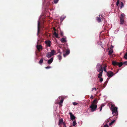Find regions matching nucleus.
I'll use <instances>...</instances> for the list:
<instances>
[{
    "label": "nucleus",
    "mask_w": 127,
    "mask_h": 127,
    "mask_svg": "<svg viewBox=\"0 0 127 127\" xmlns=\"http://www.w3.org/2000/svg\"><path fill=\"white\" fill-rule=\"evenodd\" d=\"M97 71L99 72H103V68L102 66L100 64H98L96 66Z\"/></svg>",
    "instance_id": "obj_2"
},
{
    "label": "nucleus",
    "mask_w": 127,
    "mask_h": 127,
    "mask_svg": "<svg viewBox=\"0 0 127 127\" xmlns=\"http://www.w3.org/2000/svg\"><path fill=\"white\" fill-rule=\"evenodd\" d=\"M51 67L50 66H48L47 67H45V68L46 69H49L51 68Z\"/></svg>",
    "instance_id": "obj_39"
},
{
    "label": "nucleus",
    "mask_w": 127,
    "mask_h": 127,
    "mask_svg": "<svg viewBox=\"0 0 127 127\" xmlns=\"http://www.w3.org/2000/svg\"><path fill=\"white\" fill-rule=\"evenodd\" d=\"M61 55H59L58 56V59L60 61L62 59V57L61 55V53H60Z\"/></svg>",
    "instance_id": "obj_23"
},
{
    "label": "nucleus",
    "mask_w": 127,
    "mask_h": 127,
    "mask_svg": "<svg viewBox=\"0 0 127 127\" xmlns=\"http://www.w3.org/2000/svg\"><path fill=\"white\" fill-rule=\"evenodd\" d=\"M114 74L113 72L111 71H109L107 72V75L108 77L110 78L113 76Z\"/></svg>",
    "instance_id": "obj_4"
},
{
    "label": "nucleus",
    "mask_w": 127,
    "mask_h": 127,
    "mask_svg": "<svg viewBox=\"0 0 127 127\" xmlns=\"http://www.w3.org/2000/svg\"><path fill=\"white\" fill-rule=\"evenodd\" d=\"M64 100L63 99H62L61 100V101L60 102L58 103L60 105H62V104Z\"/></svg>",
    "instance_id": "obj_25"
},
{
    "label": "nucleus",
    "mask_w": 127,
    "mask_h": 127,
    "mask_svg": "<svg viewBox=\"0 0 127 127\" xmlns=\"http://www.w3.org/2000/svg\"><path fill=\"white\" fill-rule=\"evenodd\" d=\"M94 90H95V91H96V88H92V91H93Z\"/></svg>",
    "instance_id": "obj_38"
},
{
    "label": "nucleus",
    "mask_w": 127,
    "mask_h": 127,
    "mask_svg": "<svg viewBox=\"0 0 127 127\" xmlns=\"http://www.w3.org/2000/svg\"><path fill=\"white\" fill-rule=\"evenodd\" d=\"M61 35L62 36H63V32H61Z\"/></svg>",
    "instance_id": "obj_44"
},
{
    "label": "nucleus",
    "mask_w": 127,
    "mask_h": 127,
    "mask_svg": "<svg viewBox=\"0 0 127 127\" xmlns=\"http://www.w3.org/2000/svg\"><path fill=\"white\" fill-rule=\"evenodd\" d=\"M59 0H54V2L56 4L58 3Z\"/></svg>",
    "instance_id": "obj_33"
},
{
    "label": "nucleus",
    "mask_w": 127,
    "mask_h": 127,
    "mask_svg": "<svg viewBox=\"0 0 127 127\" xmlns=\"http://www.w3.org/2000/svg\"><path fill=\"white\" fill-rule=\"evenodd\" d=\"M60 41L64 43L66 42L67 41L66 40V38H61L60 40Z\"/></svg>",
    "instance_id": "obj_11"
},
{
    "label": "nucleus",
    "mask_w": 127,
    "mask_h": 127,
    "mask_svg": "<svg viewBox=\"0 0 127 127\" xmlns=\"http://www.w3.org/2000/svg\"><path fill=\"white\" fill-rule=\"evenodd\" d=\"M97 107L96 104H92L90 106V108H91V110L92 112H93L95 111V109Z\"/></svg>",
    "instance_id": "obj_3"
},
{
    "label": "nucleus",
    "mask_w": 127,
    "mask_h": 127,
    "mask_svg": "<svg viewBox=\"0 0 127 127\" xmlns=\"http://www.w3.org/2000/svg\"><path fill=\"white\" fill-rule=\"evenodd\" d=\"M63 125H64V127H66V124L64 123V122L63 123Z\"/></svg>",
    "instance_id": "obj_40"
},
{
    "label": "nucleus",
    "mask_w": 127,
    "mask_h": 127,
    "mask_svg": "<svg viewBox=\"0 0 127 127\" xmlns=\"http://www.w3.org/2000/svg\"><path fill=\"white\" fill-rule=\"evenodd\" d=\"M120 24L123 25V24L124 22V19H120Z\"/></svg>",
    "instance_id": "obj_20"
},
{
    "label": "nucleus",
    "mask_w": 127,
    "mask_h": 127,
    "mask_svg": "<svg viewBox=\"0 0 127 127\" xmlns=\"http://www.w3.org/2000/svg\"><path fill=\"white\" fill-rule=\"evenodd\" d=\"M119 0H117V2L116 3V5L117 6H118L119 5Z\"/></svg>",
    "instance_id": "obj_32"
},
{
    "label": "nucleus",
    "mask_w": 127,
    "mask_h": 127,
    "mask_svg": "<svg viewBox=\"0 0 127 127\" xmlns=\"http://www.w3.org/2000/svg\"><path fill=\"white\" fill-rule=\"evenodd\" d=\"M103 16L100 15L98 16L96 20L98 22H100L101 21V20L103 18Z\"/></svg>",
    "instance_id": "obj_5"
},
{
    "label": "nucleus",
    "mask_w": 127,
    "mask_h": 127,
    "mask_svg": "<svg viewBox=\"0 0 127 127\" xmlns=\"http://www.w3.org/2000/svg\"><path fill=\"white\" fill-rule=\"evenodd\" d=\"M52 56V55L51 53V52H49L47 53L46 56L48 58H50Z\"/></svg>",
    "instance_id": "obj_9"
},
{
    "label": "nucleus",
    "mask_w": 127,
    "mask_h": 127,
    "mask_svg": "<svg viewBox=\"0 0 127 127\" xmlns=\"http://www.w3.org/2000/svg\"><path fill=\"white\" fill-rule=\"evenodd\" d=\"M64 17H61L60 18V20L61 21H62L64 20Z\"/></svg>",
    "instance_id": "obj_36"
},
{
    "label": "nucleus",
    "mask_w": 127,
    "mask_h": 127,
    "mask_svg": "<svg viewBox=\"0 0 127 127\" xmlns=\"http://www.w3.org/2000/svg\"><path fill=\"white\" fill-rule=\"evenodd\" d=\"M106 67H107L105 65V66L103 67V68L104 71L107 73V72H108L106 70Z\"/></svg>",
    "instance_id": "obj_29"
},
{
    "label": "nucleus",
    "mask_w": 127,
    "mask_h": 127,
    "mask_svg": "<svg viewBox=\"0 0 127 127\" xmlns=\"http://www.w3.org/2000/svg\"><path fill=\"white\" fill-rule=\"evenodd\" d=\"M54 30H55V32H54V34L55 35V36L57 38H58L59 37H58V34L56 32H55V31L56 30V29H55V28H54Z\"/></svg>",
    "instance_id": "obj_16"
},
{
    "label": "nucleus",
    "mask_w": 127,
    "mask_h": 127,
    "mask_svg": "<svg viewBox=\"0 0 127 127\" xmlns=\"http://www.w3.org/2000/svg\"><path fill=\"white\" fill-rule=\"evenodd\" d=\"M111 47L110 48V49H111V48H112L113 47V46H112L111 45Z\"/></svg>",
    "instance_id": "obj_47"
},
{
    "label": "nucleus",
    "mask_w": 127,
    "mask_h": 127,
    "mask_svg": "<svg viewBox=\"0 0 127 127\" xmlns=\"http://www.w3.org/2000/svg\"><path fill=\"white\" fill-rule=\"evenodd\" d=\"M113 52V51L112 49H110V50L109 51L108 54L111 55L112 54V53Z\"/></svg>",
    "instance_id": "obj_21"
},
{
    "label": "nucleus",
    "mask_w": 127,
    "mask_h": 127,
    "mask_svg": "<svg viewBox=\"0 0 127 127\" xmlns=\"http://www.w3.org/2000/svg\"><path fill=\"white\" fill-rule=\"evenodd\" d=\"M45 43L47 47H50L51 45V42L50 40H46L45 41Z\"/></svg>",
    "instance_id": "obj_6"
},
{
    "label": "nucleus",
    "mask_w": 127,
    "mask_h": 127,
    "mask_svg": "<svg viewBox=\"0 0 127 127\" xmlns=\"http://www.w3.org/2000/svg\"><path fill=\"white\" fill-rule=\"evenodd\" d=\"M124 57L125 59H127V52L125 54Z\"/></svg>",
    "instance_id": "obj_30"
},
{
    "label": "nucleus",
    "mask_w": 127,
    "mask_h": 127,
    "mask_svg": "<svg viewBox=\"0 0 127 127\" xmlns=\"http://www.w3.org/2000/svg\"><path fill=\"white\" fill-rule=\"evenodd\" d=\"M69 114L70 115L71 120L72 121L74 120L75 119V117L73 115L72 113L71 112H69Z\"/></svg>",
    "instance_id": "obj_8"
},
{
    "label": "nucleus",
    "mask_w": 127,
    "mask_h": 127,
    "mask_svg": "<svg viewBox=\"0 0 127 127\" xmlns=\"http://www.w3.org/2000/svg\"><path fill=\"white\" fill-rule=\"evenodd\" d=\"M53 58L52 57L49 60H48L47 63H48L50 64H51L53 62Z\"/></svg>",
    "instance_id": "obj_10"
},
{
    "label": "nucleus",
    "mask_w": 127,
    "mask_h": 127,
    "mask_svg": "<svg viewBox=\"0 0 127 127\" xmlns=\"http://www.w3.org/2000/svg\"><path fill=\"white\" fill-rule=\"evenodd\" d=\"M104 127H109V126L107 125L106 124L104 126Z\"/></svg>",
    "instance_id": "obj_41"
},
{
    "label": "nucleus",
    "mask_w": 127,
    "mask_h": 127,
    "mask_svg": "<svg viewBox=\"0 0 127 127\" xmlns=\"http://www.w3.org/2000/svg\"><path fill=\"white\" fill-rule=\"evenodd\" d=\"M40 22L39 21H38V26H37V28H38V31H37V34H38L39 33V31H40Z\"/></svg>",
    "instance_id": "obj_12"
},
{
    "label": "nucleus",
    "mask_w": 127,
    "mask_h": 127,
    "mask_svg": "<svg viewBox=\"0 0 127 127\" xmlns=\"http://www.w3.org/2000/svg\"><path fill=\"white\" fill-rule=\"evenodd\" d=\"M111 109L113 116H117L118 115V112L117 111L118 108L117 107L115 106L114 104H111Z\"/></svg>",
    "instance_id": "obj_1"
},
{
    "label": "nucleus",
    "mask_w": 127,
    "mask_h": 127,
    "mask_svg": "<svg viewBox=\"0 0 127 127\" xmlns=\"http://www.w3.org/2000/svg\"><path fill=\"white\" fill-rule=\"evenodd\" d=\"M104 106V104H101V106L100 107V111H101L102 110V108L103 106Z\"/></svg>",
    "instance_id": "obj_31"
},
{
    "label": "nucleus",
    "mask_w": 127,
    "mask_h": 127,
    "mask_svg": "<svg viewBox=\"0 0 127 127\" xmlns=\"http://www.w3.org/2000/svg\"><path fill=\"white\" fill-rule=\"evenodd\" d=\"M125 17V15L124 14H121L120 15V19H124V18Z\"/></svg>",
    "instance_id": "obj_17"
},
{
    "label": "nucleus",
    "mask_w": 127,
    "mask_h": 127,
    "mask_svg": "<svg viewBox=\"0 0 127 127\" xmlns=\"http://www.w3.org/2000/svg\"><path fill=\"white\" fill-rule=\"evenodd\" d=\"M90 98L91 99H93V95H92L91 97H90Z\"/></svg>",
    "instance_id": "obj_45"
},
{
    "label": "nucleus",
    "mask_w": 127,
    "mask_h": 127,
    "mask_svg": "<svg viewBox=\"0 0 127 127\" xmlns=\"http://www.w3.org/2000/svg\"><path fill=\"white\" fill-rule=\"evenodd\" d=\"M97 99H96L93 101L92 104H96L97 103Z\"/></svg>",
    "instance_id": "obj_18"
},
{
    "label": "nucleus",
    "mask_w": 127,
    "mask_h": 127,
    "mask_svg": "<svg viewBox=\"0 0 127 127\" xmlns=\"http://www.w3.org/2000/svg\"><path fill=\"white\" fill-rule=\"evenodd\" d=\"M70 53V51L69 50H67L65 53L63 54L64 56V57H65L66 56L68 55V54H69Z\"/></svg>",
    "instance_id": "obj_13"
},
{
    "label": "nucleus",
    "mask_w": 127,
    "mask_h": 127,
    "mask_svg": "<svg viewBox=\"0 0 127 127\" xmlns=\"http://www.w3.org/2000/svg\"><path fill=\"white\" fill-rule=\"evenodd\" d=\"M112 124L111 123H111H109V125L110 126H111L112 125Z\"/></svg>",
    "instance_id": "obj_46"
},
{
    "label": "nucleus",
    "mask_w": 127,
    "mask_h": 127,
    "mask_svg": "<svg viewBox=\"0 0 127 127\" xmlns=\"http://www.w3.org/2000/svg\"><path fill=\"white\" fill-rule=\"evenodd\" d=\"M76 124V123L75 121H74L73 122V125L74 126Z\"/></svg>",
    "instance_id": "obj_28"
},
{
    "label": "nucleus",
    "mask_w": 127,
    "mask_h": 127,
    "mask_svg": "<svg viewBox=\"0 0 127 127\" xmlns=\"http://www.w3.org/2000/svg\"><path fill=\"white\" fill-rule=\"evenodd\" d=\"M107 81H106V82L104 83V85H104V87H105V86H106V84H107Z\"/></svg>",
    "instance_id": "obj_34"
},
{
    "label": "nucleus",
    "mask_w": 127,
    "mask_h": 127,
    "mask_svg": "<svg viewBox=\"0 0 127 127\" xmlns=\"http://www.w3.org/2000/svg\"><path fill=\"white\" fill-rule=\"evenodd\" d=\"M99 73L98 75L97 76L98 78H100L102 76V74L103 72L102 71L101 72H99Z\"/></svg>",
    "instance_id": "obj_19"
},
{
    "label": "nucleus",
    "mask_w": 127,
    "mask_h": 127,
    "mask_svg": "<svg viewBox=\"0 0 127 127\" xmlns=\"http://www.w3.org/2000/svg\"><path fill=\"white\" fill-rule=\"evenodd\" d=\"M123 63L122 62H121L120 63H118V65L119 66V67H121L123 65Z\"/></svg>",
    "instance_id": "obj_24"
},
{
    "label": "nucleus",
    "mask_w": 127,
    "mask_h": 127,
    "mask_svg": "<svg viewBox=\"0 0 127 127\" xmlns=\"http://www.w3.org/2000/svg\"><path fill=\"white\" fill-rule=\"evenodd\" d=\"M115 120H114L112 121V122H111V123L112 124H113L115 122Z\"/></svg>",
    "instance_id": "obj_43"
},
{
    "label": "nucleus",
    "mask_w": 127,
    "mask_h": 127,
    "mask_svg": "<svg viewBox=\"0 0 127 127\" xmlns=\"http://www.w3.org/2000/svg\"><path fill=\"white\" fill-rule=\"evenodd\" d=\"M73 104L74 105H77L78 103L75 102H73Z\"/></svg>",
    "instance_id": "obj_37"
},
{
    "label": "nucleus",
    "mask_w": 127,
    "mask_h": 127,
    "mask_svg": "<svg viewBox=\"0 0 127 127\" xmlns=\"http://www.w3.org/2000/svg\"><path fill=\"white\" fill-rule=\"evenodd\" d=\"M36 48L39 52H40L42 49V46L41 45H37L36 46Z\"/></svg>",
    "instance_id": "obj_7"
},
{
    "label": "nucleus",
    "mask_w": 127,
    "mask_h": 127,
    "mask_svg": "<svg viewBox=\"0 0 127 127\" xmlns=\"http://www.w3.org/2000/svg\"><path fill=\"white\" fill-rule=\"evenodd\" d=\"M123 64L126 65H127V61H126L123 63Z\"/></svg>",
    "instance_id": "obj_42"
},
{
    "label": "nucleus",
    "mask_w": 127,
    "mask_h": 127,
    "mask_svg": "<svg viewBox=\"0 0 127 127\" xmlns=\"http://www.w3.org/2000/svg\"><path fill=\"white\" fill-rule=\"evenodd\" d=\"M63 119L61 118L59 120V122L58 125L59 126L62 123H63Z\"/></svg>",
    "instance_id": "obj_15"
},
{
    "label": "nucleus",
    "mask_w": 127,
    "mask_h": 127,
    "mask_svg": "<svg viewBox=\"0 0 127 127\" xmlns=\"http://www.w3.org/2000/svg\"><path fill=\"white\" fill-rule=\"evenodd\" d=\"M118 62L114 61L112 62V64L114 66L118 65Z\"/></svg>",
    "instance_id": "obj_14"
},
{
    "label": "nucleus",
    "mask_w": 127,
    "mask_h": 127,
    "mask_svg": "<svg viewBox=\"0 0 127 127\" xmlns=\"http://www.w3.org/2000/svg\"><path fill=\"white\" fill-rule=\"evenodd\" d=\"M99 81L100 82H102L103 80V79L102 78L100 77V78H99Z\"/></svg>",
    "instance_id": "obj_35"
},
{
    "label": "nucleus",
    "mask_w": 127,
    "mask_h": 127,
    "mask_svg": "<svg viewBox=\"0 0 127 127\" xmlns=\"http://www.w3.org/2000/svg\"><path fill=\"white\" fill-rule=\"evenodd\" d=\"M124 6V5L123 2H121L120 3V8H122L123 6Z\"/></svg>",
    "instance_id": "obj_26"
},
{
    "label": "nucleus",
    "mask_w": 127,
    "mask_h": 127,
    "mask_svg": "<svg viewBox=\"0 0 127 127\" xmlns=\"http://www.w3.org/2000/svg\"><path fill=\"white\" fill-rule=\"evenodd\" d=\"M43 58H41L40 60L39 63L40 64H41L42 63H43Z\"/></svg>",
    "instance_id": "obj_22"
},
{
    "label": "nucleus",
    "mask_w": 127,
    "mask_h": 127,
    "mask_svg": "<svg viewBox=\"0 0 127 127\" xmlns=\"http://www.w3.org/2000/svg\"><path fill=\"white\" fill-rule=\"evenodd\" d=\"M55 52V51L54 50H51V53L52 55H53L54 54V53Z\"/></svg>",
    "instance_id": "obj_27"
}]
</instances>
